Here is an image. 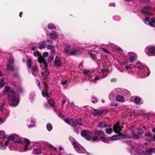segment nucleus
Listing matches in <instances>:
<instances>
[{
	"label": "nucleus",
	"instance_id": "nucleus-1",
	"mask_svg": "<svg viewBox=\"0 0 155 155\" xmlns=\"http://www.w3.org/2000/svg\"><path fill=\"white\" fill-rule=\"evenodd\" d=\"M8 102L12 107L17 106L19 103V97L18 95L13 91H10L8 93Z\"/></svg>",
	"mask_w": 155,
	"mask_h": 155
},
{
	"label": "nucleus",
	"instance_id": "nucleus-2",
	"mask_svg": "<svg viewBox=\"0 0 155 155\" xmlns=\"http://www.w3.org/2000/svg\"><path fill=\"white\" fill-rule=\"evenodd\" d=\"M93 134H94L91 132L85 130H82L81 133L82 136L86 140L89 141L92 140L93 142L96 141L98 140V137L97 136H95L92 138L91 136H93Z\"/></svg>",
	"mask_w": 155,
	"mask_h": 155
},
{
	"label": "nucleus",
	"instance_id": "nucleus-3",
	"mask_svg": "<svg viewBox=\"0 0 155 155\" xmlns=\"http://www.w3.org/2000/svg\"><path fill=\"white\" fill-rule=\"evenodd\" d=\"M135 66L136 67L138 68L140 70L144 69L145 71L144 73L145 75L144 76H142V78H145L150 75V71L149 68L143 63L139 61H137Z\"/></svg>",
	"mask_w": 155,
	"mask_h": 155
},
{
	"label": "nucleus",
	"instance_id": "nucleus-4",
	"mask_svg": "<svg viewBox=\"0 0 155 155\" xmlns=\"http://www.w3.org/2000/svg\"><path fill=\"white\" fill-rule=\"evenodd\" d=\"M69 140L73 145L75 149L78 153H84L86 152L85 149L83 147H80L78 145L76 141L72 137H69Z\"/></svg>",
	"mask_w": 155,
	"mask_h": 155
},
{
	"label": "nucleus",
	"instance_id": "nucleus-5",
	"mask_svg": "<svg viewBox=\"0 0 155 155\" xmlns=\"http://www.w3.org/2000/svg\"><path fill=\"white\" fill-rule=\"evenodd\" d=\"M7 139L9 141H13L14 140H15L14 141V142L15 143H22V141L21 140V138L18 135L15 134L10 135L7 137Z\"/></svg>",
	"mask_w": 155,
	"mask_h": 155
},
{
	"label": "nucleus",
	"instance_id": "nucleus-6",
	"mask_svg": "<svg viewBox=\"0 0 155 155\" xmlns=\"http://www.w3.org/2000/svg\"><path fill=\"white\" fill-rule=\"evenodd\" d=\"M140 150H142L143 151V149H141L136 144H134L131 146V149L130 150V153L131 155H137V154L140 155V153L138 152L139 151H140ZM144 153V152L143 151Z\"/></svg>",
	"mask_w": 155,
	"mask_h": 155
},
{
	"label": "nucleus",
	"instance_id": "nucleus-7",
	"mask_svg": "<svg viewBox=\"0 0 155 155\" xmlns=\"http://www.w3.org/2000/svg\"><path fill=\"white\" fill-rule=\"evenodd\" d=\"M145 51L148 56H155V46H148L145 48Z\"/></svg>",
	"mask_w": 155,
	"mask_h": 155
},
{
	"label": "nucleus",
	"instance_id": "nucleus-8",
	"mask_svg": "<svg viewBox=\"0 0 155 155\" xmlns=\"http://www.w3.org/2000/svg\"><path fill=\"white\" fill-rule=\"evenodd\" d=\"M137 134L135 132L132 131L131 132V134L132 136L135 139H138L143 134V130L141 128H137Z\"/></svg>",
	"mask_w": 155,
	"mask_h": 155
},
{
	"label": "nucleus",
	"instance_id": "nucleus-9",
	"mask_svg": "<svg viewBox=\"0 0 155 155\" xmlns=\"http://www.w3.org/2000/svg\"><path fill=\"white\" fill-rule=\"evenodd\" d=\"M143 22L147 24L152 27H155V19L153 18L152 19H150L148 18L147 17L143 20Z\"/></svg>",
	"mask_w": 155,
	"mask_h": 155
},
{
	"label": "nucleus",
	"instance_id": "nucleus-10",
	"mask_svg": "<svg viewBox=\"0 0 155 155\" xmlns=\"http://www.w3.org/2000/svg\"><path fill=\"white\" fill-rule=\"evenodd\" d=\"M81 120L80 119L77 120L71 119V125L73 127H77L78 126V125L79 126H81L82 124Z\"/></svg>",
	"mask_w": 155,
	"mask_h": 155
},
{
	"label": "nucleus",
	"instance_id": "nucleus-11",
	"mask_svg": "<svg viewBox=\"0 0 155 155\" xmlns=\"http://www.w3.org/2000/svg\"><path fill=\"white\" fill-rule=\"evenodd\" d=\"M130 63H133L137 59V55L134 52H130L128 53Z\"/></svg>",
	"mask_w": 155,
	"mask_h": 155
},
{
	"label": "nucleus",
	"instance_id": "nucleus-12",
	"mask_svg": "<svg viewBox=\"0 0 155 155\" xmlns=\"http://www.w3.org/2000/svg\"><path fill=\"white\" fill-rule=\"evenodd\" d=\"M140 155H151L152 153L153 152L155 154V148H151L144 153L142 150H140V151L138 152Z\"/></svg>",
	"mask_w": 155,
	"mask_h": 155
},
{
	"label": "nucleus",
	"instance_id": "nucleus-13",
	"mask_svg": "<svg viewBox=\"0 0 155 155\" xmlns=\"http://www.w3.org/2000/svg\"><path fill=\"white\" fill-rule=\"evenodd\" d=\"M150 9V8L149 6H144L141 8V12L142 13L145 15H152V14L149 12Z\"/></svg>",
	"mask_w": 155,
	"mask_h": 155
},
{
	"label": "nucleus",
	"instance_id": "nucleus-14",
	"mask_svg": "<svg viewBox=\"0 0 155 155\" xmlns=\"http://www.w3.org/2000/svg\"><path fill=\"white\" fill-rule=\"evenodd\" d=\"M113 128L114 132L117 133H119L121 130V128L120 125V123L119 122H117L114 126Z\"/></svg>",
	"mask_w": 155,
	"mask_h": 155
},
{
	"label": "nucleus",
	"instance_id": "nucleus-15",
	"mask_svg": "<svg viewBox=\"0 0 155 155\" xmlns=\"http://www.w3.org/2000/svg\"><path fill=\"white\" fill-rule=\"evenodd\" d=\"M91 112L94 116H97L102 115L104 112V111L103 110H98L93 109L91 110Z\"/></svg>",
	"mask_w": 155,
	"mask_h": 155
},
{
	"label": "nucleus",
	"instance_id": "nucleus-16",
	"mask_svg": "<svg viewBox=\"0 0 155 155\" xmlns=\"http://www.w3.org/2000/svg\"><path fill=\"white\" fill-rule=\"evenodd\" d=\"M126 137V135H123L121 134H119V135H114L112 136L111 139L112 140H117L119 139L121 137L124 138Z\"/></svg>",
	"mask_w": 155,
	"mask_h": 155
},
{
	"label": "nucleus",
	"instance_id": "nucleus-17",
	"mask_svg": "<svg viewBox=\"0 0 155 155\" xmlns=\"http://www.w3.org/2000/svg\"><path fill=\"white\" fill-rule=\"evenodd\" d=\"M23 141L25 142V146L24 149L25 151H26L28 150V147L30 144V141L29 140L27 139H24Z\"/></svg>",
	"mask_w": 155,
	"mask_h": 155
},
{
	"label": "nucleus",
	"instance_id": "nucleus-18",
	"mask_svg": "<svg viewBox=\"0 0 155 155\" xmlns=\"http://www.w3.org/2000/svg\"><path fill=\"white\" fill-rule=\"evenodd\" d=\"M54 63L56 67H60L62 64L61 62L60 61V59L57 56L55 57Z\"/></svg>",
	"mask_w": 155,
	"mask_h": 155
},
{
	"label": "nucleus",
	"instance_id": "nucleus-19",
	"mask_svg": "<svg viewBox=\"0 0 155 155\" xmlns=\"http://www.w3.org/2000/svg\"><path fill=\"white\" fill-rule=\"evenodd\" d=\"M80 52L79 50L74 48H72L71 49L70 54L72 55H76L79 54Z\"/></svg>",
	"mask_w": 155,
	"mask_h": 155
},
{
	"label": "nucleus",
	"instance_id": "nucleus-20",
	"mask_svg": "<svg viewBox=\"0 0 155 155\" xmlns=\"http://www.w3.org/2000/svg\"><path fill=\"white\" fill-rule=\"evenodd\" d=\"M49 36L50 38L53 40H55L58 37L57 33L55 32L50 33Z\"/></svg>",
	"mask_w": 155,
	"mask_h": 155
},
{
	"label": "nucleus",
	"instance_id": "nucleus-21",
	"mask_svg": "<svg viewBox=\"0 0 155 155\" xmlns=\"http://www.w3.org/2000/svg\"><path fill=\"white\" fill-rule=\"evenodd\" d=\"M41 148L39 147H38L33 150V153L34 154L39 155L41 154Z\"/></svg>",
	"mask_w": 155,
	"mask_h": 155
},
{
	"label": "nucleus",
	"instance_id": "nucleus-22",
	"mask_svg": "<svg viewBox=\"0 0 155 155\" xmlns=\"http://www.w3.org/2000/svg\"><path fill=\"white\" fill-rule=\"evenodd\" d=\"M116 100L119 102H123L125 101V98L122 96L117 95L116 97Z\"/></svg>",
	"mask_w": 155,
	"mask_h": 155
},
{
	"label": "nucleus",
	"instance_id": "nucleus-23",
	"mask_svg": "<svg viewBox=\"0 0 155 155\" xmlns=\"http://www.w3.org/2000/svg\"><path fill=\"white\" fill-rule=\"evenodd\" d=\"M39 61L41 63L40 67H41L43 70L45 69H46L47 66L45 61L44 59H42L41 60H39Z\"/></svg>",
	"mask_w": 155,
	"mask_h": 155
},
{
	"label": "nucleus",
	"instance_id": "nucleus-24",
	"mask_svg": "<svg viewBox=\"0 0 155 155\" xmlns=\"http://www.w3.org/2000/svg\"><path fill=\"white\" fill-rule=\"evenodd\" d=\"M42 74L43 78L45 79L46 77L49 74V72L47 71V69H45L43 70V72H42Z\"/></svg>",
	"mask_w": 155,
	"mask_h": 155
},
{
	"label": "nucleus",
	"instance_id": "nucleus-25",
	"mask_svg": "<svg viewBox=\"0 0 155 155\" xmlns=\"http://www.w3.org/2000/svg\"><path fill=\"white\" fill-rule=\"evenodd\" d=\"M94 134L98 136H102L104 134L103 131L101 130H96L94 131Z\"/></svg>",
	"mask_w": 155,
	"mask_h": 155
},
{
	"label": "nucleus",
	"instance_id": "nucleus-26",
	"mask_svg": "<svg viewBox=\"0 0 155 155\" xmlns=\"http://www.w3.org/2000/svg\"><path fill=\"white\" fill-rule=\"evenodd\" d=\"M38 72V68L36 66H35L32 68L31 71V73L32 74L35 76L36 75V74Z\"/></svg>",
	"mask_w": 155,
	"mask_h": 155
},
{
	"label": "nucleus",
	"instance_id": "nucleus-27",
	"mask_svg": "<svg viewBox=\"0 0 155 155\" xmlns=\"http://www.w3.org/2000/svg\"><path fill=\"white\" fill-rule=\"evenodd\" d=\"M47 48L48 49L51 50V52L53 53H54L55 52V50L54 48V46L53 45H47Z\"/></svg>",
	"mask_w": 155,
	"mask_h": 155
},
{
	"label": "nucleus",
	"instance_id": "nucleus-28",
	"mask_svg": "<svg viewBox=\"0 0 155 155\" xmlns=\"http://www.w3.org/2000/svg\"><path fill=\"white\" fill-rule=\"evenodd\" d=\"M46 42L44 41H42L41 42L40 45L39 46V48L40 49H42L44 48L46 45Z\"/></svg>",
	"mask_w": 155,
	"mask_h": 155
},
{
	"label": "nucleus",
	"instance_id": "nucleus-29",
	"mask_svg": "<svg viewBox=\"0 0 155 155\" xmlns=\"http://www.w3.org/2000/svg\"><path fill=\"white\" fill-rule=\"evenodd\" d=\"M71 49L70 46L69 45H67L64 49L65 52L66 53H70V50Z\"/></svg>",
	"mask_w": 155,
	"mask_h": 155
},
{
	"label": "nucleus",
	"instance_id": "nucleus-30",
	"mask_svg": "<svg viewBox=\"0 0 155 155\" xmlns=\"http://www.w3.org/2000/svg\"><path fill=\"white\" fill-rule=\"evenodd\" d=\"M98 126L99 127L101 128H104L107 127V124L104 122L99 123L98 124Z\"/></svg>",
	"mask_w": 155,
	"mask_h": 155
},
{
	"label": "nucleus",
	"instance_id": "nucleus-31",
	"mask_svg": "<svg viewBox=\"0 0 155 155\" xmlns=\"http://www.w3.org/2000/svg\"><path fill=\"white\" fill-rule=\"evenodd\" d=\"M48 28L49 29H55L56 28V27L55 25L51 23L49 24L48 25Z\"/></svg>",
	"mask_w": 155,
	"mask_h": 155
},
{
	"label": "nucleus",
	"instance_id": "nucleus-32",
	"mask_svg": "<svg viewBox=\"0 0 155 155\" xmlns=\"http://www.w3.org/2000/svg\"><path fill=\"white\" fill-rule=\"evenodd\" d=\"M49 104L52 107H54L55 106V104L53 100L52 99H50L49 100H47Z\"/></svg>",
	"mask_w": 155,
	"mask_h": 155
},
{
	"label": "nucleus",
	"instance_id": "nucleus-33",
	"mask_svg": "<svg viewBox=\"0 0 155 155\" xmlns=\"http://www.w3.org/2000/svg\"><path fill=\"white\" fill-rule=\"evenodd\" d=\"M141 102V99L138 97H136L134 99V102L136 104H139Z\"/></svg>",
	"mask_w": 155,
	"mask_h": 155
},
{
	"label": "nucleus",
	"instance_id": "nucleus-34",
	"mask_svg": "<svg viewBox=\"0 0 155 155\" xmlns=\"http://www.w3.org/2000/svg\"><path fill=\"white\" fill-rule=\"evenodd\" d=\"M53 128L52 125L50 124H48L46 125V128L49 131H51Z\"/></svg>",
	"mask_w": 155,
	"mask_h": 155
},
{
	"label": "nucleus",
	"instance_id": "nucleus-35",
	"mask_svg": "<svg viewBox=\"0 0 155 155\" xmlns=\"http://www.w3.org/2000/svg\"><path fill=\"white\" fill-rule=\"evenodd\" d=\"M106 132L107 134H111L113 132V130L112 128H109L106 129Z\"/></svg>",
	"mask_w": 155,
	"mask_h": 155
},
{
	"label": "nucleus",
	"instance_id": "nucleus-36",
	"mask_svg": "<svg viewBox=\"0 0 155 155\" xmlns=\"http://www.w3.org/2000/svg\"><path fill=\"white\" fill-rule=\"evenodd\" d=\"M42 94L44 97L45 96H46L47 97H48V94H47V88L46 87L45 91H42Z\"/></svg>",
	"mask_w": 155,
	"mask_h": 155
},
{
	"label": "nucleus",
	"instance_id": "nucleus-37",
	"mask_svg": "<svg viewBox=\"0 0 155 155\" xmlns=\"http://www.w3.org/2000/svg\"><path fill=\"white\" fill-rule=\"evenodd\" d=\"M14 63L13 58L12 57H9L8 59V64H13Z\"/></svg>",
	"mask_w": 155,
	"mask_h": 155
},
{
	"label": "nucleus",
	"instance_id": "nucleus-38",
	"mask_svg": "<svg viewBox=\"0 0 155 155\" xmlns=\"http://www.w3.org/2000/svg\"><path fill=\"white\" fill-rule=\"evenodd\" d=\"M32 61L31 60L28 59L27 60V64L28 68H31V65Z\"/></svg>",
	"mask_w": 155,
	"mask_h": 155
},
{
	"label": "nucleus",
	"instance_id": "nucleus-39",
	"mask_svg": "<svg viewBox=\"0 0 155 155\" xmlns=\"http://www.w3.org/2000/svg\"><path fill=\"white\" fill-rule=\"evenodd\" d=\"M102 77L101 76H96L94 80L93 81H92L94 83H95L96 81L99 80Z\"/></svg>",
	"mask_w": 155,
	"mask_h": 155
},
{
	"label": "nucleus",
	"instance_id": "nucleus-40",
	"mask_svg": "<svg viewBox=\"0 0 155 155\" xmlns=\"http://www.w3.org/2000/svg\"><path fill=\"white\" fill-rule=\"evenodd\" d=\"M122 94L124 96L129 95H130L129 92L126 89L124 90L123 91Z\"/></svg>",
	"mask_w": 155,
	"mask_h": 155
},
{
	"label": "nucleus",
	"instance_id": "nucleus-41",
	"mask_svg": "<svg viewBox=\"0 0 155 155\" xmlns=\"http://www.w3.org/2000/svg\"><path fill=\"white\" fill-rule=\"evenodd\" d=\"M5 137V133L4 131L0 130V138H3Z\"/></svg>",
	"mask_w": 155,
	"mask_h": 155
},
{
	"label": "nucleus",
	"instance_id": "nucleus-42",
	"mask_svg": "<svg viewBox=\"0 0 155 155\" xmlns=\"http://www.w3.org/2000/svg\"><path fill=\"white\" fill-rule=\"evenodd\" d=\"M7 68L9 70L13 71V64H8L7 65Z\"/></svg>",
	"mask_w": 155,
	"mask_h": 155
},
{
	"label": "nucleus",
	"instance_id": "nucleus-43",
	"mask_svg": "<svg viewBox=\"0 0 155 155\" xmlns=\"http://www.w3.org/2000/svg\"><path fill=\"white\" fill-rule=\"evenodd\" d=\"M101 139L102 141L108 143L109 142V140L107 138L104 137H101Z\"/></svg>",
	"mask_w": 155,
	"mask_h": 155
},
{
	"label": "nucleus",
	"instance_id": "nucleus-44",
	"mask_svg": "<svg viewBox=\"0 0 155 155\" xmlns=\"http://www.w3.org/2000/svg\"><path fill=\"white\" fill-rule=\"evenodd\" d=\"M145 136H147L148 138H150V139H148V140H151V136L152 134L150 133H145Z\"/></svg>",
	"mask_w": 155,
	"mask_h": 155
},
{
	"label": "nucleus",
	"instance_id": "nucleus-45",
	"mask_svg": "<svg viewBox=\"0 0 155 155\" xmlns=\"http://www.w3.org/2000/svg\"><path fill=\"white\" fill-rule=\"evenodd\" d=\"M79 128V127L78 126L75 127H74V130L75 133L76 134L79 133V130L78 129Z\"/></svg>",
	"mask_w": 155,
	"mask_h": 155
},
{
	"label": "nucleus",
	"instance_id": "nucleus-46",
	"mask_svg": "<svg viewBox=\"0 0 155 155\" xmlns=\"http://www.w3.org/2000/svg\"><path fill=\"white\" fill-rule=\"evenodd\" d=\"M5 84V82L3 79H1L0 81V87H2L4 86Z\"/></svg>",
	"mask_w": 155,
	"mask_h": 155
},
{
	"label": "nucleus",
	"instance_id": "nucleus-47",
	"mask_svg": "<svg viewBox=\"0 0 155 155\" xmlns=\"http://www.w3.org/2000/svg\"><path fill=\"white\" fill-rule=\"evenodd\" d=\"M90 71L87 70L85 69L84 70V73L86 76H87Z\"/></svg>",
	"mask_w": 155,
	"mask_h": 155
},
{
	"label": "nucleus",
	"instance_id": "nucleus-48",
	"mask_svg": "<svg viewBox=\"0 0 155 155\" xmlns=\"http://www.w3.org/2000/svg\"><path fill=\"white\" fill-rule=\"evenodd\" d=\"M92 101L93 103H96L97 101V99L94 97H93L92 98Z\"/></svg>",
	"mask_w": 155,
	"mask_h": 155
},
{
	"label": "nucleus",
	"instance_id": "nucleus-49",
	"mask_svg": "<svg viewBox=\"0 0 155 155\" xmlns=\"http://www.w3.org/2000/svg\"><path fill=\"white\" fill-rule=\"evenodd\" d=\"M117 104L115 102H112L110 104L111 106H117Z\"/></svg>",
	"mask_w": 155,
	"mask_h": 155
},
{
	"label": "nucleus",
	"instance_id": "nucleus-50",
	"mask_svg": "<svg viewBox=\"0 0 155 155\" xmlns=\"http://www.w3.org/2000/svg\"><path fill=\"white\" fill-rule=\"evenodd\" d=\"M39 51H37L34 52L33 54L36 57L38 56L39 55Z\"/></svg>",
	"mask_w": 155,
	"mask_h": 155
},
{
	"label": "nucleus",
	"instance_id": "nucleus-51",
	"mask_svg": "<svg viewBox=\"0 0 155 155\" xmlns=\"http://www.w3.org/2000/svg\"><path fill=\"white\" fill-rule=\"evenodd\" d=\"M64 121L67 123L71 125V120H70L68 119H64Z\"/></svg>",
	"mask_w": 155,
	"mask_h": 155
},
{
	"label": "nucleus",
	"instance_id": "nucleus-52",
	"mask_svg": "<svg viewBox=\"0 0 155 155\" xmlns=\"http://www.w3.org/2000/svg\"><path fill=\"white\" fill-rule=\"evenodd\" d=\"M35 82L37 84L39 88L40 89H41V87L40 85V81L38 79H36L35 81Z\"/></svg>",
	"mask_w": 155,
	"mask_h": 155
},
{
	"label": "nucleus",
	"instance_id": "nucleus-53",
	"mask_svg": "<svg viewBox=\"0 0 155 155\" xmlns=\"http://www.w3.org/2000/svg\"><path fill=\"white\" fill-rule=\"evenodd\" d=\"M35 121L34 120H31V122H32L33 123V124H31V125H29L28 126V127H33L34 126V122Z\"/></svg>",
	"mask_w": 155,
	"mask_h": 155
},
{
	"label": "nucleus",
	"instance_id": "nucleus-54",
	"mask_svg": "<svg viewBox=\"0 0 155 155\" xmlns=\"http://www.w3.org/2000/svg\"><path fill=\"white\" fill-rule=\"evenodd\" d=\"M5 91L8 92V93L9 91H12L11 90L9 91V87H8L7 86H6L5 87Z\"/></svg>",
	"mask_w": 155,
	"mask_h": 155
},
{
	"label": "nucleus",
	"instance_id": "nucleus-55",
	"mask_svg": "<svg viewBox=\"0 0 155 155\" xmlns=\"http://www.w3.org/2000/svg\"><path fill=\"white\" fill-rule=\"evenodd\" d=\"M2 146L1 147H0V150H5L6 149V147L5 146H4L3 145H2Z\"/></svg>",
	"mask_w": 155,
	"mask_h": 155
},
{
	"label": "nucleus",
	"instance_id": "nucleus-56",
	"mask_svg": "<svg viewBox=\"0 0 155 155\" xmlns=\"http://www.w3.org/2000/svg\"><path fill=\"white\" fill-rule=\"evenodd\" d=\"M48 53L47 52H44L42 54L43 56L44 57H47L48 55Z\"/></svg>",
	"mask_w": 155,
	"mask_h": 155
},
{
	"label": "nucleus",
	"instance_id": "nucleus-57",
	"mask_svg": "<svg viewBox=\"0 0 155 155\" xmlns=\"http://www.w3.org/2000/svg\"><path fill=\"white\" fill-rule=\"evenodd\" d=\"M10 141L8 140H7L5 143L4 145L6 146H7L9 143Z\"/></svg>",
	"mask_w": 155,
	"mask_h": 155
},
{
	"label": "nucleus",
	"instance_id": "nucleus-58",
	"mask_svg": "<svg viewBox=\"0 0 155 155\" xmlns=\"http://www.w3.org/2000/svg\"><path fill=\"white\" fill-rule=\"evenodd\" d=\"M53 57L52 56H49L48 58V62H49L51 61L53 59Z\"/></svg>",
	"mask_w": 155,
	"mask_h": 155
},
{
	"label": "nucleus",
	"instance_id": "nucleus-59",
	"mask_svg": "<svg viewBox=\"0 0 155 155\" xmlns=\"http://www.w3.org/2000/svg\"><path fill=\"white\" fill-rule=\"evenodd\" d=\"M109 97L110 100L112 101L113 100V96L112 94H110L109 95Z\"/></svg>",
	"mask_w": 155,
	"mask_h": 155
},
{
	"label": "nucleus",
	"instance_id": "nucleus-60",
	"mask_svg": "<svg viewBox=\"0 0 155 155\" xmlns=\"http://www.w3.org/2000/svg\"><path fill=\"white\" fill-rule=\"evenodd\" d=\"M102 49L105 53H110L109 51H108V50L104 48H102Z\"/></svg>",
	"mask_w": 155,
	"mask_h": 155
},
{
	"label": "nucleus",
	"instance_id": "nucleus-61",
	"mask_svg": "<svg viewBox=\"0 0 155 155\" xmlns=\"http://www.w3.org/2000/svg\"><path fill=\"white\" fill-rule=\"evenodd\" d=\"M4 104H0V110L2 111L3 110V106Z\"/></svg>",
	"mask_w": 155,
	"mask_h": 155
},
{
	"label": "nucleus",
	"instance_id": "nucleus-62",
	"mask_svg": "<svg viewBox=\"0 0 155 155\" xmlns=\"http://www.w3.org/2000/svg\"><path fill=\"white\" fill-rule=\"evenodd\" d=\"M67 83V81L65 80L62 82V84L63 85H66Z\"/></svg>",
	"mask_w": 155,
	"mask_h": 155
},
{
	"label": "nucleus",
	"instance_id": "nucleus-63",
	"mask_svg": "<svg viewBox=\"0 0 155 155\" xmlns=\"http://www.w3.org/2000/svg\"><path fill=\"white\" fill-rule=\"evenodd\" d=\"M125 68H126V71H127L129 69H130L131 68L130 66H126Z\"/></svg>",
	"mask_w": 155,
	"mask_h": 155
},
{
	"label": "nucleus",
	"instance_id": "nucleus-64",
	"mask_svg": "<svg viewBox=\"0 0 155 155\" xmlns=\"http://www.w3.org/2000/svg\"><path fill=\"white\" fill-rule=\"evenodd\" d=\"M50 147L51 148L54 149V150L56 151V148L55 147H54L52 145H51L50 146Z\"/></svg>",
	"mask_w": 155,
	"mask_h": 155
}]
</instances>
